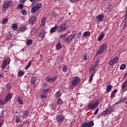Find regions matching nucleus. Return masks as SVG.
I'll return each mask as SVG.
<instances>
[{
	"instance_id": "f257e3e1",
	"label": "nucleus",
	"mask_w": 127,
	"mask_h": 127,
	"mask_svg": "<svg viewBox=\"0 0 127 127\" xmlns=\"http://www.w3.org/2000/svg\"><path fill=\"white\" fill-rule=\"evenodd\" d=\"M107 44H102L98 50L97 52L96 53V56H98L102 54L103 52H105L106 51V49H107Z\"/></svg>"
},
{
	"instance_id": "f03ea898",
	"label": "nucleus",
	"mask_w": 127,
	"mask_h": 127,
	"mask_svg": "<svg viewBox=\"0 0 127 127\" xmlns=\"http://www.w3.org/2000/svg\"><path fill=\"white\" fill-rule=\"evenodd\" d=\"M12 1L10 0H7L5 1L2 4V9L4 12L6 11V9L9 7L10 4H11Z\"/></svg>"
},
{
	"instance_id": "7ed1b4c3",
	"label": "nucleus",
	"mask_w": 127,
	"mask_h": 127,
	"mask_svg": "<svg viewBox=\"0 0 127 127\" xmlns=\"http://www.w3.org/2000/svg\"><path fill=\"white\" fill-rule=\"evenodd\" d=\"M68 28V25L65 23H62L57 28L58 32H62L64 30H66Z\"/></svg>"
},
{
	"instance_id": "20e7f679",
	"label": "nucleus",
	"mask_w": 127,
	"mask_h": 127,
	"mask_svg": "<svg viewBox=\"0 0 127 127\" xmlns=\"http://www.w3.org/2000/svg\"><path fill=\"white\" fill-rule=\"evenodd\" d=\"M42 7V4L41 3H38L36 4L31 9V12L32 13H34L36 12V11H38L40 8Z\"/></svg>"
},
{
	"instance_id": "39448f33",
	"label": "nucleus",
	"mask_w": 127,
	"mask_h": 127,
	"mask_svg": "<svg viewBox=\"0 0 127 127\" xmlns=\"http://www.w3.org/2000/svg\"><path fill=\"white\" fill-rule=\"evenodd\" d=\"M76 37V36L75 35H70L67 37H65L64 38L63 40L64 42L65 43H70V42H72V40H73V38H75Z\"/></svg>"
},
{
	"instance_id": "423d86ee",
	"label": "nucleus",
	"mask_w": 127,
	"mask_h": 127,
	"mask_svg": "<svg viewBox=\"0 0 127 127\" xmlns=\"http://www.w3.org/2000/svg\"><path fill=\"white\" fill-rule=\"evenodd\" d=\"M81 82V80L80 79V78H79L77 76H76L74 77V78L72 80L71 84L72 86H78L79 84H80V82Z\"/></svg>"
},
{
	"instance_id": "0eeeda50",
	"label": "nucleus",
	"mask_w": 127,
	"mask_h": 127,
	"mask_svg": "<svg viewBox=\"0 0 127 127\" xmlns=\"http://www.w3.org/2000/svg\"><path fill=\"white\" fill-rule=\"evenodd\" d=\"M98 106H99V103L97 102H95L94 103L93 102H90L88 105V108L89 110H93L94 109H96Z\"/></svg>"
},
{
	"instance_id": "6e6552de",
	"label": "nucleus",
	"mask_w": 127,
	"mask_h": 127,
	"mask_svg": "<svg viewBox=\"0 0 127 127\" xmlns=\"http://www.w3.org/2000/svg\"><path fill=\"white\" fill-rule=\"evenodd\" d=\"M56 119L58 123H63L64 120H65V116L62 115H57L56 117Z\"/></svg>"
},
{
	"instance_id": "1a4fd4ad",
	"label": "nucleus",
	"mask_w": 127,
	"mask_h": 127,
	"mask_svg": "<svg viewBox=\"0 0 127 127\" xmlns=\"http://www.w3.org/2000/svg\"><path fill=\"white\" fill-rule=\"evenodd\" d=\"M8 64H9V59H5L2 63V69H5V67L7 65H8Z\"/></svg>"
},
{
	"instance_id": "9d476101",
	"label": "nucleus",
	"mask_w": 127,
	"mask_h": 127,
	"mask_svg": "<svg viewBox=\"0 0 127 127\" xmlns=\"http://www.w3.org/2000/svg\"><path fill=\"white\" fill-rule=\"evenodd\" d=\"M94 126V122L91 121L89 123H83L81 126V127H92Z\"/></svg>"
},
{
	"instance_id": "9b49d317",
	"label": "nucleus",
	"mask_w": 127,
	"mask_h": 127,
	"mask_svg": "<svg viewBox=\"0 0 127 127\" xmlns=\"http://www.w3.org/2000/svg\"><path fill=\"white\" fill-rule=\"evenodd\" d=\"M48 91H49V89L44 90L43 91L44 93L41 95L40 99H45L46 98H47V96H48V95L47 94V93H48Z\"/></svg>"
},
{
	"instance_id": "f8f14e48",
	"label": "nucleus",
	"mask_w": 127,
	"mask_h": 127,
	"mask_svg": "<svg viewBox=\"0 0 127 127\" xmlns=\"http://www.w3.org/2000/svg\"><path fill=\"white\" fill-rule=\"evenodd\" d=\"M36 17L35 16H32L29 19V24H32V25H33L35 22H36Z\"/></svg>"
},
{
	"instance_id": "ddd939ff",
	"label": "nucleus",
	"mask_w": 127,
	"mask_h": 127,
	"mask_svg": "<svg viewBox=\"0 0 127 127\" xmlns=\"http://www.w3.org/2000/svg\"><path fill=\"white\" fill-rule=\"evenodd\" d=\"M126 87H127V79L125 81L122 85V92H125L126 91H127V89L126 88Z\"/></svg>"
},
{
	"instance_id": "4468645a",
	"label": "nucleus",
	"mask_w": 127,
	"mask_h": 127,
	"mask_svg": "<svg viewBox=\"0 0 127 127\" xmlns=\"http://www.w3.org/2000/svg\"><path fill=\"white\" fill-rule=\"evenodd\" d=\"M105 17V15L104 14H101L99 15L96 16V19L99 20V21H102L103 18Z\"/></svg>"
},
{
	"instance_id": "2eb2a0df",
	"label": "nucleus",
	"mask_w": 127,
	"mask_h": 127,
	"mask_svg": "<svg viewBox=\"0 0 127 127\" xmlns=\"http://www.w3.org/2000/svg\"><path fill=\"white\" fill-rule=\"evenodd\" d=\"M58 28V25H56L52 27L50 30V33H54V32H56V30L57 31Z\"/></svg>"
},
{
	"instance_id": "dca6fc26",
	"label": "nucleus",
	"mask_w": 127,
	"mask_h": 127,
	"mask_svg": "<svg viewBox=\"0 0 127 127\" xmlns=\"http://www.w3.org/2000/svg\"><path fill=\"white\" fill-rule=\"evenodd\" d=\"M12 97V95H11L10 93L8 94L5 99V100H4L5 103H7V102H8V101H9V100L11 99Z\"/></svg>"
},
{
	"instance_id": "f3484780",
	"label": "nucleus",
	"mask_w": 127,
	"mask_h": 127,
	"mask_svg": "<svg viewBox=\"0 0 127 127\" xmlns=\"http://www.w3.org/2000/svg\"><path fill=\"white\" fill-rule=\"evenodd\" d=\"M104 37H105V33L101 32L98 36V41H101V40H102Z\"/></svg>"
},
{
	"instance_id": "a211bd4d",
	"label": "nucleus",
	"mask_w": 127,
	"mask_h": 127,
	"mask_svg": "<svg viewBox=\"0 0 127 127\" xmlns=\"http://www.w3.org/2000/svg\"><path fill=\"white\" fill-rule=\"evenodd\" d=\"M96 69H97V67L95 66V65H92V68L89 70V73H91V74H95V73H96Z\"/></svg>"
},
{
	"instance_id": "6ab92c4d",
	"label": "nucleus",
	"mask_w": 127,
	"mask_h": 127,
	"mask_svg": "<svg viewBox=\"0 0 127 127\" xmlns=\"http://www.w3.org/2000/svg\"><path fill=\"white\" fill-rule=\"evenodd\" d=\"M27 29V28L25 26H22L19 28L18 31H21V32H23Z\"/></svg>"
},
{
	"instance_id": "aec40b11",
	"label": "nucleus",
	"mask_w": 127,
	"mask_h": 127,
	"mask_svg": "<svg viewBox=\"0 0 127 127\" xmlns=\"http://www.w3.org/2000/svg\"><path fill=\"white\" fill-rule=\"evenodd\" d=\"M91 33L89 31L85 32L82 34V37H87V36H90Z\"/></svg>"
},
{
	"instance_id": "412c9836",
	"label": "nucleus",
	"mask_w": 127,
	"mask_h": 127,
	"mask_svg": "<svg viewBox=\"0 0 127 127\" xmlns=\"http://www.w3.org/2000/svg\"><path fill=\"white\" fill-rule=\"evenodd\" d=\"M39 38H41V40H42V39H43V38H44L45 37V33H44V32H41L39 33Z\"/></svg>"
},
{
	"instance_id": "4be33fe9",
	"label": "nucleus",
	"mask_w": 127,
	"mask_h": 127,
	"mask_svg": "<svg viewBox=\"0 0 127 127\" xmlns=\"http://www.w3.org/2000/svg\"><path fill=\"white\" fill-rule=\"evenodd\" d=\"M36 81H37V78L35 76L32 77L31 78V83L33 85H34L35 83H36Z\"/></svg>"
},
{
	"instance_id": "5701e85b",
	"label": "nucleus",
	"mask_w": 127,
	"mask_h": 127,
	"mask_svg": "<svg viewBox=\"0 0 127 127\" xmlns=\"http://www.w3.org/2000/svg\"><path fill=\"white\" fill-rule=\"evenodd\" d=\"M112 87H113V86L112 85H109L106 88V92L110 93V92H111V91H112Z\"/></svg>"
},
{
	"instance_id": "b1692460",
	"label": "nucleus",
	"mask_w": 127,
	"mask_h": 127,
	"mask_svg": "<svg viewBox=\"0 0 127 127\" xmlns=\"http://www.w3.org/2000/svg\"><path fill=\"white\" fill-rule=\"evenodd\" d=\"M18 77H22L24 75V71L23 70H20L18 72Z\"/></svg>"
},
{
	"instance_id": "393cba45",
	"label": "nucleus",
	"mask_w": 127,
	"mask_h": 127,
	"mask_svg": "<svg viewBox=\"0 0 127 127\" xmlns=\"http://www.w3.org/2000/svg\"><path fill=\"white\" fill-rule=\"evenodd\" d=\"M29 115V112L28 111H25L23 112V115L22 116V118H26Z\"/></svg>"
},
{
	"instance_id": "a878e982",
	"label": "nucleus",
	"mask_w": 127,
	"mask_h": 127,
	"mask_svg": "<svg viewBox=\"0 0 127 127\" xmlns=\"http://www.w3.org/2000/svg\"><path fill=\"white\" fill-rule=\"evenodd\" d=\"M32 39H28L26 40V44L27 46L31 45V44H32Z\"/></svg>"
},
{
	"instance_id": "bb28decb",
	"label": "nucleus",
	"mask_w": 127,
	"mask_h": 127,
	"mask_svg": "<svg viewBox=\"0 0 127 127\" xmlns=\"http://www.w3.org/2000/svg\"><path fill=\"white\" fill-rule=\"evenodd\" d=\"M46 18L45 17L43 18L42 19L41 25H42L43 26L45 25V24H46Z\"/></svg>"
},
{
	"instance_id": "cd10ccee",
	"label": "nucleus",
	"mask_w": 127,
	"mask_h": 127,
	"mask_svg": "<svg viewBox=\"0 0 127 127\" xmlns=\"http://www.w3.org/2000/svg\"><path fill=\"white\" fill-rule=\"evenodd\" d=\"M61 47H62V45H61V43H58L57 45H56V49L57 50H61Z\"/></svg>"
},
{
	"instance_id": "c85d7f7f",
	"label": "nucleus",
	"mask_w": 127,
	"mask_h": 127,
	"mask_svg": "<svg viewBox=\"0 0 127 127\" xmlns=\"http://www.w3.org/2000/svg\"><path fill=\"white\" fill-rule=\"evenodd\" d=\"M56 16H57V13L56 12H54L51 14V18L52 19H54Z\"/></svg>"
},
{
	"instance_id": "c756f323",
	"label": "nucleus",
	"mask_w": 127,
	"mask_h": 127,
	"mask_svg": "<svg viewBox=\"0 0 127 127\" xmlns=\"http://www.w3.org/2000/svg\"><path fill=\"white\" fill-rule=\"evenodd\" d=\"M12 29L13 30H16V29H17V24H16V23L12 24Z\"/></svg>"
},
{
	"instance_id": "7c9ffc66",
	"label": "nucleus",
	"mask_w": 127,
	"mask_h": 127,
	"mask_svg": "<svg viewBox=\"0 0 127 127\" xmlns=\"http://www.w3.org/2000/svg\"><path fill=\"white\" fill-rule=\"evenodd\" d=\"M106 110L108 114H112V113H113V111L114 110V108H113V107H111V108L107 109Z\"/></svg>"
},
{
	"instance_id": "2f4dec72",
	"label": "nucleus",
	"mask_w": 127,
	"mask_h": 127,
	"mask_svg": "<svg viewBox=\"0 0 127 127\" xmlns=\"http://www.w3.org/2000/svg\"><path fill=\"white\" fill-rule=\"evenodd\" d=\"M11 89V85L10 84L8 83L6 85V89L8 91V90H10Z\"/></svg>"
},
{
	"instance_id": "473e14b6",
	"label": "nucleus",
	"mask_w": 127,
	"mask_h": 127,
	"mask_svg": "<svg viewBox=\"0 0 127 127\" xmlns=\"http://www.w3.org/2000/svg\"><path fill=\"white\" fill-rule=\"evenodd\" d=\"M121 103H125L124 99H120L119 101H118L114 105H118L121 104Z\"/></svg>"
},
{
	"instance_id": "72a5a7b5",
	"label": "nucleus",
	"mask_w": 127,
	"mask_h": 127,
	"mask_svg": "<svg viewBox=\"0 0 127 127\" xmlns=\"http://www.w3.org/2000/svg\"><path fill=\"white\" fill-rule=\"evenodd\" d=\"M61 95L60 91H58L55 94V97H56V98H59V97H61Z\"/></svg>"
},
{
	"instance_id": "f704fd0d",
	"label": "nucleus",
	"mask_w": 127,
	"mask_h": 127,
	"mask_svg": "<svg viewBox=\"0 0 127 127\" xmlns=\"http://www.w3.org/2000/svg\"><path fill=\"white\" fill-rule=\"evenodd\" d=\"M57 103L58 105H62V103H63V100L61 99V98H60L58 100Z\"/></svg>"
},
{
	"instance_id": "c9c22d12",
	"label": "nucleus",
	"mask_w": 127,
	"mask_h": 127,
	"mask_svg": "<svg viewBox=\"0 0 127 127\" xmlns=\"http://www.w3.org/2000/svg\"><path fill=\"white\" fill-rule=\"evenodd\" d=\"M113 61L114 63H115V64H116V63H118V62H119V57H116L115 58H114L113 59Z\"/></svg>"
},
{
	"instance_id": "e433bc0d",
	"label": "nucleus",
	"mask_w": 127,
	"mask_h": 127,
	"mask_svg": "<svg viewBox=\"0 0 127 127\" xmlns=\"http://www.w3.org/2000/svg\"><path fill=\"white\" fill-rule=\"evenodd\" d=\"M21 13L23 14V15H26L27 14V12L24 9L21 10Z\"/></svg>"
},
{
	"instance_id": "4c0bfd02",
	"label": "nucleus",
	"mask_w": 127,
	"mask_h": 127,
	"mask_svg": "<svg viewBox=\"0 0 127 127\" xmlns=\"http://www.w3.org/2000/svg\"><path fill=\"white\" fill-rule=\"evenodd\" d=\"M67 36L66 33H63L60 36L59 38H65Z\"/></svg>"
},
{
	"instance_id": "58836bf2",
	"label": "nucleus",
	"mask_w": 127,
	"mask_h": 127,
	"mask_svg": "<svg viewBox=\"0 0 127 127\" xmlns=\"http://www.w3.org/2000/svg\"><path fill=\"white\" fill-rule=\"evenodd\" d=\"M109 64L110 66L114 65V64H115V62H114V60H111L109 61Z\"/></svg>"
},
{
	"instance_id": "ea45409f",
	"label": "nucleus",
	"mask_w": 127,
	"mask_h": 127,
	"mask_svg": "<svg viewBox=\"0 0 127 127\" xmlns=\"http://www.w3.org/2000/svg\"><path fill=\"white\" fill-rule=\"evenodd\" d=\"M32 61H30L28 62L27 65L25 67V69L27 70L29 67H30Z\"/></svg>"
},
{
	"instance_id": "a19ab883",
	"label": "nucleus",
	"mask_w": 127,
	"mask_h": 127,
	"mask_svg": "<svg viewBox=\"0 0 127 127\" xmlns=\"http://www.w3.org/2000/svg\"><path fill=\"white\" fill-rule=\"evenodd\" d=\"M23 7V4L22 3L19 4L17 6V8L18 9H21Z\"/></svg>"
},
{
	"instance_id": "79ce46f5",
	"label": "nucleus",
	"mask_w": 127,
	"mask_h": 127,
	"mask_svg": "<svg viewBox=\"0 0 127 127\" xmlns=\"http://www.w3.org/2000/svg\"><path fill=\"white\" fill-rule=\"evenodd\" d=\"M57 79V76H55L54 77L51 78V80L50 83H52V82H54V81H55Z\"/></svg>"
},
{
	"instance_id": "37998d69",
	"label": "nucleus",
	"mask_w": 127,
	"mask_h": 127,
	"mask_svg": "<svg viewBox=\"0 0 127 127\" xmlns=\"http://www.w3.org/2000/svg\"><path fill=\"white\" fill-rule=\"evenodd\" d=\"M15 122L16 123H19V122H20V117L16 116L15 118Z\"/></svg>"
},
{
	"instance_id": "c03bdc74",
	"label": "nucleus",
	"mask_w": 127,
	"mask_h": 127,
	"mask_svg": "<svg viewBox=\"0 0 127 127\" xmlns=\"http://www.w3.org/2000/svg\"><path fill=\"white\" fill-rule=\"evenodd\" d=\"M67 69H68V67H67V65H64L63 67V72H67Z\"/></svg>"
},
{
	"instance_id": "a18cd8bd",
	"label": "nucleus",
	"mask_w": 127,
	"mask_h": 127,
	"mask_svg": "<svg viewBox=\"0 0 127 127\" xmlns=\"http://www.w3.org/2000/svg\"><path fill=\"white\" fill-rule=\"evenodd\" d=\"M88 59V56H87V54H84L83 55V60H84L85 61H87Z\"/></svg>"
},
{
	"instance_id": "49530a36",
	"label": "nucleus",
	"mask_w": 127,
	"mask_h": 127,
	"mask_svg": "<svg viewBox=\"0 0 127 127\" xmlns=\"http://www.w3.org/2000/svg\"><path fill=\"white\" fill-rule=\"evenodd\" d=\"M108 114L109 113H108V110H107V109L102 112L103 116H107Z\"/></svg>"
},
{
	"instance_id": "de8ad7c7",
	"label": "nucleus",
	"mask_w": 127,
	"mask_h": 127,
	"mask_svg": "<svg viewBox=\"0 0 127 127\" xmlns=\"http://www.w3.org/2000/svg\"><path fill=\"white\" fill-rule=\"evenodd\" d=\"M82 35V32H79L77 34L76 37L78 38H81V36Z\"/></svg>"
},
{
	"instance_id": "09e8293b",
	"label": "nucleus",
	"mask_w": 127,
	"mask_h": 127,
	"mask_svg": "<svg viewBox=\"0 0 127 127\" xmlns=\"http://www.w3.org/2000/svg\"><path fill=\"white\" fill-rule=\"evenodd\" d=\"M124 28H125V27H127V19H124Z\"/></svg>"
},
{
	"instance_id": "8fccbe9b",
	"label": "nucleus",
	"mask_w": 127,
	"mask_h": 127,
	"mask_svg": "<svg viewBox=\"0 0 127 127\" xmlns=\"http://www.w3.org/2000/svg\"><path fill=\"white\" fill-rule=\"evenodd\" d=\"M51 77L50 76H47L46 77V80L47 82H49L50 83Z\"/></svg>"
},
{
	"instance_id": "3c124183",
	"label": "nucleus",
	"mask_w": 127,
	"mask_h": 127,
	"mask_svg": "<svg viewBox=\"0 0 127 127\" xmlns=\"http://www.w3.org/2000/svg\"><path fill=\"white\" fill-rule=\"evenodd\" d=\"M99 64H100V61H99V60H97L95 62V67H97V66H98Z\"/></svg>"
},
{
	"instance_id": "603ef678",
	"label": "nucleus",
	"mask_w": 127,
	"mask_h": 127,
	"mask_svg": "<svg viewBox=\"0 0 127 127\" xmlns=\"http://www.w3.org/2000/svg\"><path fill=\"white\" fill-rule=\"evenodd\" d=\"M126 65L125 64H122L120 66V70H124V69H125Z\"/></svg>"
},
{
	"instance_id": "864d4df0",
	"label": "nucleus",
	"mask_w": 127,
	"mask_h": 127,
	"mask_svg": "<svg viewBox=\"0 0 127 127\" xmlns=\"http://www.w3.org/2000/svg\"><path fill=\"white\" fill-rule=\"evenodd\" d=\"M93 77H94V74H92V75H91L89 78V80L90 82H92V81H93Z\"/></svg>"
},
{
	"instance_id": "5fc2aeb1",
	"label": "nucleus",
	"mask_w": 127,
	"mask_h": 127,
	"mask_svg": "<svg viewBox=\"0 0 127 127\" xmlns=\"http://www.w3.org/2000/svg\"><path fill=\"white\" fill-rule=\"evenodd\" d=\"M18 102L20 105H23V101L21 99H18Z\"/></svg>"
},
{
	"instance_id": "6e6d98bb",
	"label": "nucleus",
	"mask_w": 127,
	"mask_h": 127,
	"mask_svg": "<svg viewBox=\"0 0 127 127\" xmlns=\"http://www.w3.org/2000/svg\"><path fill=\"white\" fill-rule=\"evenodd\" d=\"M124 17H125V19H127V8L125 10V14Z\"/></svg>"
},
{
	"instance_id": "4d7b16f0",
	"label": "nucleus",
	"mask_w": 127,
	"mask_h": 127,
	"mask_svg": "<svg viewBox=\"0 0 127 127\" xmlns=\"http://www.w3.org/2000/svg\"><path fill=\"white\" fill-rule=\"evenodd\" d=\"M7 19H3L2 20V23L5 24L6 23V22H7Z\"/></svg>"
},
{
	"instance_id": "13d9d810",
	"label": "nucleus",
	"mask_w": 127,
	"mask_h": 127,
	"mask_svg": "<svg viewBox=\"0 0 127 127\" xmlns=\"http://www.w3.org/2000/svg\"><path fill=\"white\" fill-rule=\"evenodd\" d=\"M117 92H118V90L115 89L113 91L112 94L116 95V94H117Z\"/></svg>"
},
{
	"instance_id": "bf43d9fd",
	"label": "nucleus",
	"mask_w": 127,
	"mask_h": 127,
	"mask_svg": "<svg viewBox=\"0 0 127 127\" xmlns=\"http://www.w3.org/2000/svg\"><path fill=\"white\" fill-rule=\"evenodd\" d=\"M0 105H4V101L2 100H0Z\"/></svg>"
},
{
	"instance_id": "052dcab7",
	"label": "nucleus",
	"mask_w": 127,
	"mask_h": 127,
	"mask_svg": "<svg viewBox=\"0 0 127 127\" xmlns=\"http://www.w3.org/2000/svg\"><path fill=\"white\" fill-rule=\"evenodd\" d=\"M99 113V109H97L95 112L94 113V115H97Z\"/></svg>"
},
{
	"instance_id": "680f3d73",
	"label": "nucleus",
	"mask_w": 127,
	"mask_h": 127,
	"mask_svg": "<svg viewBox=\"0 0 127 127\" xmlns=\"http://www.w3.org/2000/svg\"><path fill=\"white\" fill-rule=\"evenodd\" d=\"M116 97V94H114V93L111 94V98H112V99H114Z\"/></svg>"
},
{
	"instance_id": "e2e57ef3",
	"label": "nucleus",
	"mask_w": 127,
	"mask_h": 127,
	"mask_svg": "<svg viewBox=\"0 0 127 127\" xmlns=\"http://www.w3.org/2000/svg\"><path fill=\"white\" fill-rule=\"evenodd\" d=\"M27 0H20V2L21 3H24V2H25V1H26Z\"/></svg>"
},
{
	"instance_id": "0e129e2a",
	"label": "nucleus",
	"mask_w": 127,
	"mask_h": 127,
	"mask_svg": "<svg viewBox=\"0 0 127 127\" xmlns=\"http://www.w3.org/2000/svg\"><path fill=\"white\" fill-rule=\"evenodd\" d=\"M71 2H76V1H78V0H69Z\"/></svg>"
},
{
	"instance_id": "69168bd1",
	"label": "nucleus",
	"mask_w": 127,
	"mask_h": 127,
	"mask_svg": "<svg viewBox=\"0 0 127 127\" xmlns=\"http://www.w3.org/2000/svg\"><path fill=\"white\" fill-rule=\"evenodd\" d=\"M1 78H3V75L1 74H0V79H1Z\"/></svg>"
},
{
	"instance_id": "338daca9",
	"label": "nucleus",
	"mask_w": 127,
	"mask_h": 127,
	"mask_svg": "<svg viewBox=\"0 0 127 127\" xmlns=\"http://www.w3.org/2000/svg\"><path fill=\"white\" fill-rule=\"evenodd\" d=\"M30 1H31V2H33L34 1H35V0H29Z\"/></svg>"
},
{
	"instance_id": "774afa93",
	"label": "nucleus",
	"mask_w": 127,
	"mask_h": 127,
	"mask_svg": "<svg viewBox=\"0 0 127 127\" xmlns=\"http://www.w3.org/2000/svg\"><path fill=\"white\" fill-rule=\"evenodd\" d=\"M127 73H125V74H124V78H126V76H127Z\"/></svg>"
}]
</instances>
